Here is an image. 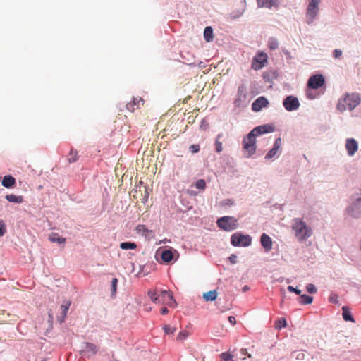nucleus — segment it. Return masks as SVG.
Instances as JSON below:
<instances>
[{"label": "nucleus", "mask_w": 361, "mask_h": 361, "mask_svg": "<svg viewBox=\"0 0 361 361\" xmlns=\"http://www.w3.org/2000/svg\"><path fill=\"white\" fill-rule=\"evenodd\" d=\"M281 142V139L280 138H278L276 142H275V144H274V147H278V149L279 148V142Z\"/></svg>", "instance_id": "nucleus-50"}, {"label": "nucleus", "mask_w": 361, "mask_h": 361, "mask_svg": "<svg viewBox=\"0 0 361 361\" xmlns=\"http://www.w3.org/2000/svg\"><path fill=\"white\" fill-rule=\"evenodd\" d=\"M6 233V225L2 220H0V237L3 236Z\"/></svg>", "instance_id": "nucleus-39"}, {"label": "nucleus", "mask_w": 361, "mask_h": 361, "mask_svg": "<svg viewBox=\"0 0 361 361\" xmlns=\"http://www.w3.org/2000/svg\"><path fill=\"white\" fill-rule=\"evenodd\" d=\"M177 252L176 250L172 249H164L161 251V259L166 263L170 262L174 257V253Z\"/></svg>", "instance_id": "nucleus-18"}, {"label": "nucleus", "mask_w": 361, "mask_h": 361, "mask_svg": "<svg viewBox=\"0 0 361 361\" xmlns=\"http://www.w3.org/2000/svg\"><path fill=\"white\" fill-rule=\"evenodd\" d=\"M188 337V334L185 331H182L179 333L177 338L179 340H184Z\"/></svg>", "instance_id": "nucleus-42"}, {"label": "nucleus", "mask_w": 361, "mask_h": 361, "mask_svg": "<svg viewBox=\"0 0 361 361\" xmlns=\"http://www.w3.org/2000/svg\"><path fill=\"white\" fill-rule=\"evenodd\" d=\"M120 247L122 250H135L137 245L133 242H123L120 244Z\"/></svg>", "instance_id": "nucleus-28"}, {"label": "nucleus", "mask_w": 361, "mask_h": 361, "mask_svg": "<svg viewBox=\"0 0 361 361\" xmlns=\"http://www.w3.org/2000/svg\"><path fill=\"white\" fill-rule=\"evenodd\" d=\"M190 150L192 153H197L200 151V146L199 145H192L190 147Z\"/></svg>", "instance_id": "nucleus-40"}, {"label": "nucleus", "mask_w": 361, "mask_h": 361, "mask_svg": "<svg viewBox=\"0 0 361 361\" xmlns=\"http://www.w3.org/2000/svg\"><path fill=\"white\" fill-rule=\"evenodd\" d=\"M274 130V126L269 124L259 126L252 130L243 139V148L245 157H250L255 152L256 136L267 133H271L273 132Z\"/></svg>", "instance_id": "nucleus-1"}, {"label": "nucleus", "mask_w": 361, "mask_h": 361, "mask_svg": "<svg viewBox=\"0 0 361 361\" xmlns=\"http://www.w3.org/2000/svg\"><path fill=\"white\" fill-rule=\"evenodd\" d=\"M70 305H71V302L66 301L61 306V312L60 317H59V321L60 322V323H62L64 322V320L66 317V315H67V312L69 310Z\"/></svg>", "instance_id": "nucleus-20"}, {"label": "nucleus", "mask_w": 361, "mask_h": 361, "mask_svg": "<svg viewBox=\"0 0 361 361\" xmlns=\"http://www.w3.org/2000/svg\"><path fill=\"white\" fill-rule=\"evenodd\" d=\"M295 359L298 360H302L305 359V353L302 352L296 353Z\"/></svg>", "instance_id": "nucleus-44"}, {"label": "nucleus", "mask_w": 361, "mask_h": 361, "mask_svg": "<svg viewBox=\"0 0 361 361\" xmlns=\"http://www.w3.org/2000/svg\"><path fill=\"white\" fill-rule=\"evenodd\" d=\"M348 213L355 217L361 214V188L353 196V202L348 208Z\"/></svg>", "instance_id": "nucleus-7"}, {"label": "nucleus", "mask_w": 361, "mask_h": 361, "mask_svg": "<svg viewBox=\"0 0 361 361\" xmlns=\"http://www.w3.org/2000/svg\"><path fill=\"white\" fill-rule=\"evenodd\" d=\"M206 185L205 181L203 179H199L195 183V187L197 189H204Z\"/></svg>", "instance_id": "nucleus-37"}, {"label": "nucleus", "mask_w": 361, "mask_h": 361, "mask_svg": "<svg viewBox=\"0 0 361 361\" xmlns=\"http://www.w3.org/2000/svg\"><path fill=\"white\" fill-rule=\"evenodd\" d=\"M49 318L52 319V316L50 313H49Z\"/></svg>", "instance_id": "nucleus-52"}, {"label": "nucleus", "mask_w": 361, "mask_h": 361, "mask_svg": "<svg viewBox=\"0 0 361 361\" xmlns=\"http://www.w3.org/2000/svg\"><path fill=\"white\" fill-rule=\"evenodd\" d=\"M324 84V78L322 75L317 74L311 76L307 82V85L312 89H318Z\"/></svg>", "instance_id": "nucleus-12"}, {"label": "nucleus", "mask_w": 361, "mask_h": 361, "mask_svg": "<svg viewBox=\"0 0 361 361\" xmlns=\"http://www.w3.org/2000/svg\"><path fill=\"white\" fill-rule=\"evenodd\" d=\"M342 310H343V314H342L343 318L345 321H350V322H355L348 307L343 306L342 307Z\"/></svg>", "instance_id": "nucleus-23"}, {"label": "nucleus", "mask_w": 361, "mask_h": 361, "mask_svg": "<svg viewBox=\"0 0 361 361\" xmlns=\"http://www.w3.org/2000/svg\"><path fill=\"white\" fill-rule=\"evenodd\" d=\"M236 259H237V256L235 255H231L230 257H229V260L231 261V263L233 264H235L236 263Z\"/></svg>", "instance_id": "nucleus-47"}, {"label": "nucleus", "mask_w": 361, "mask_h": 361, "mask_svg": "<svg viewBox=\"0 0 361 361\" xmlns=\"http://www.w3.org/2000/svg\"><path fill=\"white\" fill-rule=\"evenodd\" d=\"M286 326H287V322H286V319H284V318H281L279 320H278L275 324L276 328L279 329H281L282 327H286Z\"/></svg>", "instance_id": "nucleus-33"}, {"label": "nucleus", "mask_w": 361, "mask_h": 361, "mask_svg": "<svg viewBox=\"0 0 361 361\" xmlns=\"http://www.w3.org/2000/svg\"><path fill=\"white\" fill-rule=\"evenodd\" d=\"M145 104V100L141 97H135L126 104L128 111L133 112L135 109H140Z\"/></svg>", "instance_id": "nucleus-13"}, {"label": "nucleus", "mask_w": 361, "mask_h": 361, "mask_svg": "<svg viewBox=\"0 0 361 361\" xmlns=\"http://www.w3.org/2000/svg\"><path fill=\"white\" fill-rule=\"evenodd\" d=\"M284 108L288 111L297 110L300 107V102L297 97L288 96L283 102Z\"/></svg>", "instance_id": "nucleus-11"}, {"label": "nucleus", "mask_w": 361, "mask_h": 361, "mask_svg": "<svg viewBox=\"0 0 361 361\" xmlns=\"http://www.w3.org/2000/svg\"><path fill=\"white\" fill-rule=\"evenodd\" d=\"M268 45H269V47L271 49L274 50V49L278 48L279 43H278V41L276 39L271 38V39H269Z\"/></svg>", "instance_id": "nucleus-31"}, {"label": "nucleus", "mask_w": 361, "mask_h": 361, "mask_svg": "<svg viewBox=\"0 0 361 361\" xmlns=\"http://www.w3.org/2000/svg\"><path fill=\"white\" fill-rule=\"evenodd\" d=\"M5 198L9 202H14L20 204L23 203L24 201V198L21 195H16L13 194H9L6 195Z\"/></svg>", "instance_id": "nucleus-21"}, {"label": "nucleus", "mask_w": 361, "mask_h": 361, "mask_svg": "<svg viewBox=\"0 0 361 361\" xmlns=\"http://www.w3.org/2000/svg\"><path fill=\"white\" fill-rule=\"evenodd\" d=\"M222 137V134H219L215 140L216 152L220 153L223 150L222 142L220 141V138Z\"/></svg>", "instance_id": "nucleus-30"}, {"label": "nucleus", "mask_w": 361, "mask_h": 361, "mask_svg": "<svg viewBox=\"0 0 361 361\" xmlns=\"http://www.w3.org/2000/svg\"><path fill=\"white\" fill-rule=\"evenodd\" d=\"M268 100L264 97H258L252 104V109L254 111H259L263 107L267 106Z\"/></svg>", "instance_id": "nucleus-15"}, {"label": "nucleus", "mask_w": 361, "mask_h": 361, "mask_svg": "<svg viewBox=\"0 0 361 361\" xmlns=\"http://www.w3.org/2000/svg\"><path fill=\"white\" fill-rule=\"evenodd\" d=\"M360 97L357 93H346L342 98L339 99L337 104V109L341 112L353 110L360 103Z\"/></svg>", "instance_id": "nucleus-3"}, {"label": "nucleus", "mask_w": 361, "mask_h": 361, "mask_svg": "<svg viewBox=\"0 0 361 361\" xmlns=\"http://www.w3.org/2000/svg\"><path fill=\"white\" fill-rule=\"evenodd\" d=\"M49 240L53 243H58L59 244L65 243L66 238L60 237L57 233H52L49 237Z\"/></svg>", "instance_id": "nucleus-25"}, {"label": "nucleus", "mask_w": 361, "mask_h": 361, "mask_svg": "<svg viewBox=\"0 0 361 361\" xmlns=\"http://www.w3.org/2000/svg\"><path fill=\"white\" fill-rule=\"evenodd\" d=\"M228 321H229V322H230L232 325H234V324H235V323H236L235 318V317H233V316H229V317H228Z\"/></svg>", "instance_id": "nucleus-48"}, {"label": "nucleus", "mask_w": 361, "mask_h": 361, "mask_svg": "<svg viewBox=\"0 0 361 361\" xmlns=\"http://www.w3.org/2000/svg\"><path fill=\"white\" fill-rule=\"evenodd\" d=\"M345 148L349 156H353L358 149V144L353 138H348L346 140Z\"/></svg>", "instance_id": "nucleus-14"}, {"label": "nucleus", "mask_w": 361, "mask_h": 361, "mask_svg": "<svg viewBox=\"0 0 361 361\" xmlns=\"http://www.w3.org/2000/svg\"><path fill=\"white\" fill-rule=\"evenodd\" d=\"M98 351L97 346L91 343H85L81 350V355L83 358L90 359L93 355H96Z\"/></svg>", "instance_id": "nucleus-9"}, {"label": "nucleus", "mask_w": 361, "mask_h": 361, "mask_svg": "<svg viewBox=\"0 0 361 361\" xmlns=\"http://www.w3.org/2000/svg\"><path fill=\"white\" fill-rule=\"evenodd\" d=\"M267 63V55L265 53H259L255 56L252 61V68L254 70H259L262 68Z\"/></svg>", "instance_id": "nucleus-10"}, {"label": "nucleus", "mask_w": 361, "mask_h": 361, "mask_svg": "<svg viewBox=\"0 0 361 361\" xmlns=\"http://www.w3.org/2000/svg\"><path fill=\"white\" fill-rule=\"evenodd\" d=\"M218 293L216 290H210L203 294V298L205 301H214L216 299Z\"/></svg>", "instance_id": "nucleus-22"}, {"label": "nucleus", "mask_w": 361, "mask_h": 361, "mask_svg": "<svg viewBox=\"0 0 361 361\" xmlns=\"http://www.w3.org/2000/svg\"><path fill=\"white\" fill-rule=\"evenodd\" d=\"M147 295L156 304L166 305L173 307L177 305L173 295L169 291L159 290H149Z\"/></svg>", "instance_id": "nucleus-2"}, {"label": "nucleus", "mask_w": 361, "mask_h": 361, "mask_svg": "<svg viewBox=\"0 0 361 361\" xmlns=\"http://www.w3.org/2000/svg\"><path fill=\"white\" fill-rule=\"evenodd\" d=\"M169 312V310L166 307H164L161 309V313L162 314H166Z\"/></svg>", "instance_id": "nucleus-49"}, {"label": "nucleus", "mask_w": 361, "mask_h": 361, "mask_svg": "<svg viewBox=\"0 0 361 361\" xmlns=\"http://www.w3.org/2000/svg\"><path fill=\"white\" fill-rule=\"evenodd\" d=\"M320 2L321 0H308L306 18L309 24L312 23L317 16L319 11Z\"/></svg>", "instance_id": "nucleus-6"}, {"label": "nucleus", "mask_w": 361, "mask_h": 361, "mask_svg": "<svg viewBox=\"0 0 361 361\" xmlns=\"http://www.w3.org/2000/svg\"><path fill=\"white\" fill-rule=\"evenodd\" d=\"M240 353L242 355H247L248 358H252L251 354L248 353L246 349H241Z\"/></svg>", "instance_id": "nucleus-46"}, {"label": "nucleus", "mask_w": 361, "mask_h": 361, "mask_svg": "<svg viewBox=\"0 0 361 361\" xmlns=\"http://www.w3.org/2000/svg\"><path fill=\"white\" fill-rule=\"evenodd\" d=\"M260 242L266 252H269L272 249V240L267 234L262 233L260 238Z\"/></svg>", "instance_id": "nucleus-16"}, {"label": "nucleus", "mask_w": 361, "mask_h": 361, "mask_svg": "<svg viewBox=\"0 0 361 361\" xmlns=\"http://www.w3.org/2000/svg\"><path fill=\"white\" fill-rule=\"evenodd\" d=\"M306 288H307V292L311 294L316 293L317 291L314 285L312 284V283L307 284L306 286Z\"/></svg>", "instance_id": "nucleus-38"}, {"label": "nucleus", "mask_w": 361, "mask_h": 361, "mask_svg": "<svg viewBox=\"0 0 361 361\" xmlns=\"http://www.w3.org/2000/svg\"><path fill=\"white\" fill-rule=\"evenodd\" d=\"M240 358L242 359V360H245L246 359L245 357H240Z\"/></svg>", "instance_id": "nucleus-51"}, {"label": "nucleus", "mask_w": 361, "mask_h": 361, "mask_svg": "<svg viewBox=\"0 0 361 361\" xmlns=\"http://www.w3.org/2000/svg\"><path fill=\"white\" fill-rule=\"evenodd\" d=\"M204 37L207 42H212L213 40V29L212 27H206L204 31Z\"/></svg>", "instance_id": "nucleus-24"}, {"label": "nucleus", "mask_w": 361, "mask_h": 361, "mask_svg": "<svg viewBox=\"0 0 361 361\" xmlns=\"http://www.w3.org/2000/svg\"><path fill=\"white\" fill-rule=\"evenodd\" d=\"M287 288H288V291L295 293L298 295H300V293H301L300 290L298 289L297 288H294L291 286H288Z\"/></svg>", "instance_id": "nucleus-41"}, {"label": "nucleus", "mask_w": 361, "mask_h": 361, "mask_svg": "<svg viewBox=\"0 0 361 361\" xmlns=\"http://www.w3.org/2000/svg\"><path fill=\"white\" fill-rule=\"evenodd\" d=\"M313 301V298L307 295H302L298 299V302L302 305L311 304Z\"/></svg>", "instance_id": "nucleus-27"}, {"label": "nucleus", "mask_w": 361, "mask_h": 361, "mask_svg": "<svg viewBox=\"0 0 361 361\" xmlns=\"http://www.w3.org/2000/svg\"><path fill=\"white\" fill-rule=\"evenodd\" d=\"M220 357H221V359L222 360V361H230L231 360L233 359L234 355H233L232 354H231L228 352H225V353H222L221 354Z\"/></svg>", "instance_id": "nucleus-32"}, {"label": "nucleus", "mask_w": 361, "mask_h": 361, "mask_svg": "<svg viewBox=\"0 0 361 361\" xmlns=\"http://www.w3.org/2000/svg\"><path fill=\"white\" fill-rule=\"evenodd\" d=\"M79 159L78 152L73 149H71L69 154H68V161L69 163H74Z\"/></svg>", "instance_id": "nucleus-26"}, {"label": "nucleus", "mask_w": 361, "mask_h": 361, "mask_svg": "<svg viewBox=\"0 0 361 361\" xmlns=\"http://www.w3.org/2000/svg\"><path fill=\"white\" fill-rule=\"evenodd\" d=\"M163 329L167 334H173L176 331V328L171 327L168 324L164 325Z\"/></svg>", "instance_id": "nucleus-36"}, {"label": "nucleus", "mask_w": 361, "mask_h": 361, "mask_svg": "<svg viewBox=\"0 0 361 361\" xmlns=\"http://www.w3.org/2000/svg\"><path fill=\"white\" fill-rule=\"evenodd\" d=\"M292 228L295 231V238L300 242L307 240L312 234V229L299 218L293 220Z\"/></svg>", "instance_id": "nucleus-4"}, {"label": "nucleus", "mask_w": 361, "mask_h": 361, "mask_svg": "<svg viewBox=\"0 0 361 361\" xmlns=\"http://www.w3.org/2000/svg\"><path fill=\"white\" fill-rule=\"evenodd\" d=\"M329 301L331 302L336 303L338 302V297L336 295H331L329 298Z\"/></svg>", "instance_id": "nucleus-45"}, {"label": "nucleus", "mask_w": 361, "mask_h": 361, "mask_svg": "<svg viewBox=\"0 0 361 361\" xmlns=\"http://www.w3.org/2000/svg\"><path fill=\"white\" fill-rule=\"evenodd\" d=\"M252 239L248 235H243L240 233H235L231 238V244L235 246L247 247L251 244Z\"/></svg>", "instance_id": "nucleus-8"}, {"label": "nucleus", "mask_w": 361, "mask_h": 361, "mask_svg": "<svg viewBox=\"0 0 361 361\" xmlns=\"http://www.w3.org/2000/svg\"><path fill=\"white\" fill-rule=\"evenodd\" d=\"M118 285V279L116 278H113L111 281V294L114 295L116 293V288Z\"/></svg>", "instance_id": "nucleus-35"}, {"label": "nucleus", "mask_w": 361, "mask_h": 361, "mask_svg": "<svg viewBox=\"0 0 361 361\" xmlns=\"http://www.w3.org/2000/svg\"><path fill=\"white\" fill-rule=\"evenodd\" d=\"M257 4L259 8H271L273 7L277 8L278 0H257Z\"/></svg>", "instance_id": "nucleus-17"}, {"label": "nucleus", "mask_w": 361, "mask_h": 361, "mask_svg": "<svg viewBox=\"0 0 361 361\" xmlns=\"http://www.w3.org/2000/svg\"><path fill=\"white\" fill-rule=\"evenodd\" d=\"M136 231H137V233H142L145 236H147L149 234V233L152 232L145 225H138L136 227Z\"/></svg>", "instance_id": "nucleus-29"}, {"label": "nucleus", "mask_w": 361, "mask_h": 361, "mask_svg": "<svg viewBox=\"0 0 361 361\" xmlns=\"http://www.w3.org/2000/svg\"><path fill=\"white\" fill-rule=\"evenodd\" d=\"M216 224L221 229L225 231H231L238 228V220L233 216L221 217L217 220Z\"/></svg>", "instance_id": "nucleus-5"}, {"label": "nucleus", "mask_w": 361, "mask_h": 361, "mask_svg": "<svg viewBox=\"0 0 361 361\" xmlns=\"http://www.w3.org/2000/svg\"><path fill=\"white\" fill-rule=\"evenodd\" d=\"M1 184L6 188H13L16 184V179L11 175L5 176L2 179Z\"/></svg>", "instance_id": "nucleus-19"}, {"label": "nucleus", "mask_w": 361, "mask_h": 361, "mask_svg": "<svg viewBox=\"0 0 361 361\" xmlns=\"http://www.w3.org/2000/svg\"><path fill=\"white\" fill-rule=\"evenodd\" d=\"M342 55V51L341 49H335L333 51V56L336 59L341 57Z\"/></svg>", "instance_id": "nucleus-43"}, {"label": "nucleus", "mask_w": 361, "mask_h": 361, "mask_svg": "<svg viewBox=\"0 0 361 361\" xmlns=\"http://www.w3.org/2000/svg\"><path fill=\"white\" fill-rule=\"evenodd\" d=\"M278 152V147H274L271 150L269 151V152L266 154L265 158L266 159H271L274 157L276 154Z\"/></svg>", "instance_id": "nucleus-34"}]
</instances>
